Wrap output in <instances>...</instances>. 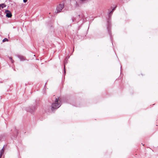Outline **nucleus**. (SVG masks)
Returning <instances> with one entry per match:
<instances>
[{"label": "nucleus", "instance_id": "f257e3e1", "mask_svg": "<svg viewBox=\"0 0 158 158\" xmlns=\"http://www.w3.org/2000/svg\"><path fill=\"white\" fill-rule=\"evenodd\" d=\"M61 105V100L60 97L56 98L55 101L52 104L51 110L54 111L59 108Z\"/></svg>", "mask_w": 158, "mask_h": 158}, {"label": "nucleus", "instance_id": "f03ea898", "mask_svg": "<svg viewBox=\"0 0 158 158\" xmlns=\"http://www.w3.org/2000/svg\"><path fill=\"white\" fill-rule=\"evenodd\" d=\"M64 7V5L63 4H60L58 5L55 11V13H58L60 12Z\"/></svg>", "mask_w": 158, "mask_h": 158}, {"label": "nucleus", "instance_id": "7ed1b4c3", "mask_svg": "<svg viewBox=\"0 0 158 158\" xmlns=\"http://www.w3.org/2000/svg\"><path fill=\"white\" fill-rule=\"evenodd\" d=\"M5 13L6 14V16L8 18H11L12 16V15L10 11L9 10H6Z\"/></svg>", "mask_w": 158, "mask_h": 158}, {"label": "nucleus", "instance_id": "20e7f679", "mask_svg": "<svg viewBox=\"0 0 158 158\" xmlns=\"http://www.w3.org/2000/svg\"><path fill=\"white\" fill-rule=\"evenodd\" d=\"M6 6V5L4 3L1 4H0V9H1V8H3L5 7Z\"/></svg>", "mask_w": 158, "mask_h": 158}, {"label": "nucleus", "instance_id": "39448f33", "mask_svg": "<svg viewBox=\"0 0 158 158\" xmlns=\"http://www.w3.org/2000/svg\"><path fill=\"white\" fill-rule=\"evenodd\" d=\"M19 57L20 59L21 60L23 61L25 60V58L23 56H19Z\"/></svg>", "mask_w": 158, "mask_h": 158}, {"label": "nucleus", "instance_id": "423d86ee", "mask_svg": "<svg viewBox=\"0 0 158 158\" xmlns=\"http://www.w3.org/2000/svg\"><path fill=\"white\" fill-rule=\"evenodd\" d=\"M4 149L3 148L0 151V158H1V157H2L3 154L4 153Z\"/></svg>", "mask_w": 158, "mask_h": 158}, {"label": "nucleus", "instance_id": "0eeeda50", "mask_svg": "<svg viewBox=\"0 0 158 158\" xmlns=\"http://www.w3.org/2000/svg\"><path fill=\"white\" fill-rule=\"evenodd\" d=\"M8 41V40L6 38H4L3 40H2V42H5L6 41Z\"/></svg>", "mask_w": 158, "mask_h": 158}, {"label": "nucleus", "instance_id": "6e6552de", "mask_svg": "<svg viewBox=\"0 0 158 158\" xmlns=\"http://www.w3.org/2000/svg\"><path fill=\"white\" fill-rule=\"evenodd\" d=\"M9 59H10L11 60V62L12 63H13L14 61V60H13L12 58V57H9Z\"/></svg>", "mask_w": 158, "mask_h": 158}, {"label": "nucleus", "instance_id": "1a4fd4ad", "mask_svg": "<svg viewBox=\"0 0 158 158\" xmlns=\"http://www.w3.org/2000/svg\"><path fill=\"white\" fill-rule=\"evenodd\" d=\"M27 0H23V1L25 3L26 2Z\"/></svg>", "mask_w": 158, "mask_h": 158}]
</instances>
